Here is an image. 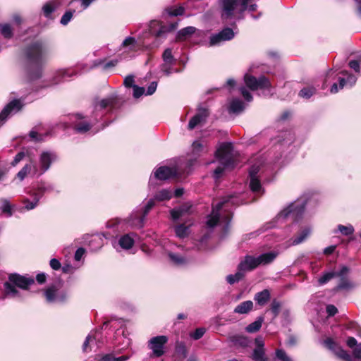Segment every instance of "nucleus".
<instances>
[{
    "label": "nucleus",
    "instance_id": "f257e3e1",
    "mask_svg": "<svg viewBox=\"0 0 361 361\" xmlns=\"http://www.w3.org/2000/svg\"><path fill=\"white\" fill-rule=\"evenodd\" d=\"M48 51V48L41 42H36L28 49L27 53L30 63L28 75L30 80L41 77V64Z\"/></svg>",
    "mask_w": 361,
    "mask_h": 361
},
{
    "label": "nucleus",
    "instance_id": "f03ea898",
    "mask_svg": "<svg viewBox=\"0 0 361 361\" xmlns=\"http://www.w3.org/2000/svg\"><path fill=\"white\" fill-rule=\"evenodd\" d=\"M277 256V253L269 252L262 254L257 257L251 255H246L238 266V269L240 271H250L256 269L258 266L266 265L273 262Z\"/></svg>",
    "mask_w": 361,
    "mask_h": 361
},
{
    "label": "nucleus",
    "instance_id": "7ed1b4c3",
    "mask_svg": "<svg viewBox=\"0 0 361 361\" xmlns=\"http://www.w3.org/2000/svg\"><path fill=\"white\" fill-rule=\"evenodd\" d=\"M221 166L214 171V177L219 178L226 168L233 166V149L231 143H222L215 153Z\"/></svg>",
    "mask_w": 361,
    "mask_h": 361
},
{
    "label": "nucleus",
    "instance_id": "20e7f679",
    "mask_svg": "<svg viewBox=\"0 0 361 361\" xmlns=\"http://www.w3.org/2000/svg\"><path fill=\"white\" fill-rule=\"evenodd\" d=\"M33 283V279L26 278L16 274H11L9 282H6L4 284L6 295L11 298H16L18 296L16 286L22 289H27L29 286Z\"/></svg>",
    "mask_w": 361,
    "mask_h": 361
},
{
    "label": "nucleus",
    "instance_id": "39448f33",
    "mask_svg": "<svg viewBox=\"0 0 361 361\" xmlns=\"http://www.w3.org/2000/svg\"><path fill=\"white\" fill-rule=\"evenodd\" d=\"M305 201L298 199L281 211L277 216L278 219H285L289 216L294 219L299 218L305 211Z\"/></svg>",
    "mask_w": 361,
    "mask_h": 361
},
{
    "label": "nucleus",
    "instance_id": "423d86ee",
    "mask_svg": "<svg viewBox=\"0 0 361 361\" xmlns=\"http://www.w3.org/2000/svg\"><path fill=\"white\" fill-rule=\"evenodd\" d=\"M244 80L246 86L251 90H268L271 88V83L265 76H260L257 78L249 74H245Z\"/></svg>",
    "mask_w": 361,
    "mask_h": 361
},
{
    "label": "nucleus",
    "instance_id": "0eeeda50",
    "mask_svg": "<svg viewBox=\"0 0 361 361\" xmlns=\"http://www.w3.org/2000/svg\"><path fill=\"white\" fill-rule=\"evenodd\" d=\"M46 300L48 302H62L67 298L66 293L61 290V284L59 283L50 286L45 291Z\"/></svg>",
    "mask_w": 361,
    "mask_h": 361
},
{
    "label": "nucleus",
    "instance_id": "6e6552de",
    "mask_svg": "<svg viewBox=\"0 0 361 361\" xmlns=\"http://www.w3.org/2000/svg\"><path fill=\"white\" fill-rule=\"evenodd\" d=\"M235 36L233 29L225 27L218 33L212 34L209 37V46H216L222 42L232 39Z\"/></svg>",
    "mask_w": 361,
    "mask_h": 361
},
{
    "label": "nucleus",
    "instance_id": "1a4fd4ad",
    "mask_svg": "<svg viewBox=\"0 0 361 361\" xmlns=\"http://www.w3.org/2000/svg\"><path fill=\"white\" fill-rule=\"evenodd\" d=\"M155 202L156 200L152 199L147 202L145 207L142 216H140V214L137 212L132 214L128 219V224L133 227L142 228L144 225L145 216L147 215L150 209L155 205Z\"/></svg>",
    "mask_w": 361,
    "mask_h": 361
},
{
    "label": "nucleus",
    "instance_id": "9d476101",
    "mask_svg": "<svg viewBox=\"0 0 361 361\" xmlns=\"http://www.w3.org/2000/svg\"><path fill=\"white\" fill-rule=\"evenodd\" d=\"M56 159V155L53 152L45 151L42 152L39 156V166L38 169V175H42L45 171H47L51 163Z\"/></svg>",
    "mask_w": 361,
    "mask_h": 361
},
{
    "label": "nucleus",
    "instance_id": "9b49d317",
    "mask_svg": "<svg viewBox=\"0 0 361 361\" xmlns=\"http://www.w3.org/2000/svg\"><path fill=\"white\" fill-rule=\"evenodd\" d=\"M182 169L178 164L171 166H163L159 167V180L179 178L182 176Z\"/></svg>",
    "mask_w": 361,
    "mask_h": 361
},
{
    "label": "nucleus",
    "instance_id": "f8f14e48",
    "mask_svg": "<svg viewBox=\"0 0 361 361\" xmlns=\"http://www.w3.org/2000/svg\"><path fill=\"white\" fill-rule=\"evenodd\" d=\"M23 107V104L19 99H14L9 102L0 114V126L3 125L6 118L18 112Z\"/></svg>",
    "mask_w": 361,
    "mask_h": 361
},
{
    "label": "nucleus",
    "instance_id": "ddd939ff",
    "mask_svg": "<svg viewBox=\"0 0 361 361\" xmlns=\"http://www.w3.org/2000/svg\"><path fill=\"white\" fill-rule=\"evenodd\" d=\"M222 8V18H228L233 14L234 11L239 12L240 0H220Z\"/></svg>",
    "mask_w": 361,
    "mask_h": 361
},
{
    "label": "nucleus",
    "instance_id": "4468645a",
    "mask_svg": "<svg viewBox=\"0 0 361 361\" xmlns=\"http://www.w3.org/2000/svg\"><path fill=\"white\" fill-rule=\"evenodd\" d=\"M208 116L209 111L207 109L202 107L198 108L197 113L190 120L188 123V128L192 130L198 125L204 123Z\"/></svg>",
    "mask_w": 361,
    "mask_h": 361
},
{
    "label": "nucleus",
    "instance_id": "2eb2a0df",
    "mask_svg": "<svg viewBox=\"0 0 361 361\" xmlns=\"http://www.w3.org/2000/svg\"><path fill=\"white\" fill-rule=\"evenodd\" d=\"M208 116L209 111L207 109L202 107L198 108L197 113L190 120L188 123V128L192 130L198 125L204 123Z\"/></svg>",
    "mask_w": 361,
    "mask_h": 361
},
{
    "label": "nucleus",
    "instance_id": "dca6fc26",
    "mask_svg": "<svg viewBox=\"0 0 361 361\" xmlns=\"http://www.w3.org/2000/svg\"><path fill=\"white\" fill-rule=\"evenodd\" d=\"M229 202L228 200L222 201L219 202L215 207L212 208V212L210 215L208 216L207 221V225L208 227H214L219 221V211Z\"/></svg>",
    "mask_w": 361,
    "mask_h": 361
},
{
    "label": "nucleus",
    "instance_id": "f3484780",
    "mask_svg": "<svg viewBox=\"0 0 361 361\" xmlns=\"http://www.w3.org/2000/svg\"><path fill=\"white\" fill-rule=\"evenodd\" d=\"M157 84L156 82H152L149 85L147 90L145 91V88L142 87H139L137 85L133 86V97L135 99H138L142 95H152L157 90Z\"/></svg>",
    "mask_w": 361,
    "mask_h": 361
},
{
    "label": "nucleus",
    "instance_id": "a211bd4d",
    "mask_svg": "<svg viewBox=\"0 0 361 361\" xmlns=\"http://www.w3.org/2000/svg\"><path fill=\"white\" fill-rule=\"evenodd\" d=\"M162 58L164 61V65L162 68V71L168 75L170 72L171 66L174 63L175 59L172 55V51L171 49H166L163 54Z\"/></svg>",
    "mask_w": 361,
    "mask_h": 361
},
{
    "label": "nucleus",
    "instance_id": "6ab92c4d",
    "mask_svg": "<svg viewBox=\"0 0 361 361\" xmlns=\"http://www.w3.org/2000/svg\"><path fill=\"white\" fill-rule=\"evenodd\" d=\"M38 175L37 166L32 162L26 164L18 173L17 178L23 180L27 174Z\"/></svg>",
    "mask_w": 361,
    "mask_h": 361
},
{
    "label": "nucleus",
    "instance_id": "aec40b11",
    "mask_svg": "<svg viewBox=\"0 0 361 361\" xmlns=\"http://www.w3.org/2000/svg\"><path fill=\"white\" fill-rule=\"evenodd\" d=\"M192 207V204L189 202L185 203L180 206L178 209H174L171 211V216L173 220L178 219L180 216L184 215L185 214L189 213L190 209Z\"/></svg>",
    "mask_w": 361,
    "mask_h": 361
},
{
    "label": "nucleus",
    "instance_id": "412c9836",
    "mask_svg": "<svg viewBox=\"0 0 361 361\" xmlns=\"http://www.w3.org/2000/svg\"><path fill=\"white\" fill-rule=\"evenodd\" d=\"M271 294L268 289L258 292L255 295L254 300L260 306L265 305L270 300Z\"/></svg>",
    "mask_w": 361,
    "mask_h": 361
},
{
    "label": "nucleus",
    "instance_id": "4be33fe9",
    "mask_svg": "<svg viewBox=\"0 0 361 361\" xmlns=\"http://www.w3.org/2000/svg\"><path fill=\"white\" fill-rule=\"evenodd\" d=\"M207 151V145L203 142L196 140L192 142L191 153L194 157H199Z\"/></svg>",
    "mask_w": 361,
    "mask_h": 361
},
{
    "label": "nucleus",
    "instance_id": "5701e85b",
    "mask_svg": "<svg viewBox=\"0 0 361 361\" xmlns=\"http://www.w3.org/2000/svg\"><path fill=\"white\" fill-rule=\"evenodd\" d=\"M185 13V8L179 6H169L165 9L163 13V17L166 15L170 17H176L179 16H183Z\"/></svg>",
    "mask_w": 361,
    "mask_h": 361
},
{
    "label": "nucleus",
    "instance_id": "b1692460",
    "mask_svg": "<svg viewBox=\"0 0 361 361\" xmlns=\"http://www.w3.org/2000/svg\"><path fill=\"white\" fill-rule=\"evenodd\" d=\"M253 308V302L251 300L244 301L238 305L234 309V312L238 314H247Z\"/></svg>",
    "mask_w": 361,
    "mask_h": 361
},
{
    "label": "nucleus",
    "instance_id": "393cba45",
    "mask_svg": "<svg viewBox=\"0 0 361 361\" xmlns=\"http://www.w3.org/2000/svg\"><path fill=\"white\" fill-rule=\"evenodd\" d=\"M196 31V28L192 26H188L185 28L181 29L177 33L176 38L177 39L182 41L185 40L188 37L194 34Z\"/></svg>",
    "mask_w": 361,
    "mask_h": 361
},
{
    "label": "nucleus",
    "instance_id": "a878e982",
    "mask_svg": "<svg viewBox=\"0 0 361 361\" xmlns=\"http://www.w3.org/2000/svg\"><path fill=\"white\" fill-rule=\"evenodd\" d=\"M145 35L147 37H154L155 39L158 37V21L156 20H151L146 29Z\"/></svg>",
    "mask_w": 361,
    "mask_h": 361
},
{
    "label": "nucleus",
    "instance_id": "bb28decb",
    "mask_svg": "<svg viewBox=\"0 0 361 361\" xmlns=\"http://www.w3.org/2000/svg\"><path fill=\"white\" fill-rule=\"evenodd\" d=\"M118 244L123 249L128 250L133 247L134 239L129 234H126L120 238Z\"/></svg>",
    "mask_w": 361,
    "mask_h": 361
},
{
    "label": "nucleus",
    "instance_id": "cd10ccee",
    "mask_svg": "<svg viewBox=\"0 0 361 361\" xmlns=\"http://www.w3.org/2000/svg\"><path fill=\"white\" fill-rule=\"evenodd\" d=\"M42 197V193H35L33 195V200L30 202L28 199H25L23 202L25 204V209L27 210H31L36 207L39 200Z\"/></svg>",
    "mask_w": 361,
    "mask_h": 361
},
{
    "label": "nucleus",
    "instance_id": "c85d7f7f",
    "mask_svg": "<svg viewBox=\"0 0 361 361\" xmlns=\"http://www.w3.org/2000/svg\"><path fill=\"white\" fill-rule=\"evenodd\" d=\"M310 233L311 229L310 228H305L298 236L292 240L291 244L293 245H296L302 243L310 235Z\"/></svg>",
    "mask_w": 361,
    "mask_h": 361
},
{
    "label": "nucleus",
    "instance_id": "c756f323",
    "mask_svg": "<svg viewBox=\"0 0 361 361\" xmlns=\"http://www.w3.org/2000/svg\"><path fill=\"white\" fill-rule=\"evenodd\" d=\"M245 106L242 101L239 99H233L230 104L229 111L231 113L238 114L243 111Z\"/></svg>",
    "mask_w": 361,
    "mask_h": 361
},
{
    "label": "nucleus",
    "instance_id": "7c9ffc66",
    "mask_svg": "<svg viewBox=\"0 0 361 361\" xmlns=\"http://www.w3.org/2000/svg\"><path fill=\"white\" fill-rule=\"evenodd\" d=\"M263 321L264 318L262 317H258L256 321L250 324L246 327V331L249 333H255L258 331L262 326Z\"/></svg>",
    "mask_w": 361,
    "mask_h": 361
},
{
    "label": "nucleus",
    "instance_id": "2f4dec72",
    "mask_svg": "<svg viewBox=\"0 0 361 361\" xmlns=\"http://www.w3.org/2000/svg\"><path fill=\"white\" fill-rule=\"evenodd\" d=\"M252 359L255 361H269L264 354V350L262 348H256L252 353Z\"/></svg>",
    "mask_w": 361,
    "mask_h": 361
},
{
    "label": "nucleus",
    "instance_id": "473e14b6",
    "mask_svg": "<svg viewBox=\"0 0 361 361\" xmlns=\"http://www.w3.org/2000/svg\"><path fill=\"white\" fill-rule=\"evenodd\" d=\"M244 277V272L238 271L235 274H230L226 276V281L232 285L240 281Z\"/></svg>",
    "mask_w": 361,
    "mask_h": 361
},
{
    "label": "nucleus",
    "instance_id": "72a5a7b5",
    "mask_svg": "<svg viewBox=\"0 0 361 361\" xmlns=\"http://www.w3.org/2000/svg\"><path fill=\"white\" fill-rule=\"evenodd\" d=\"M116 97L110 96L105 99H102L96 106V107L99 106L100 109H105L107 106H112L116 102Z\"/></svg>",
    "mask_w": 361,
    "mask_h": 361
},
{
    "label": "nucleus",
    "instance_id": "f704fd0d",
    "mask_svg": "<svg viewBox=\"0 0 361 361\" xmlns=\"http://www.w3.org/2000/svg\"><path fill=\"white\" fill-rule=\"evenodd\" d=\"M334 354L344 361H354L353 357L341 348H338L337 350H334Z\"/></svg>",
    "mask_w": 361,
    "mask_h": 361
},
{
    "label": "nucleus",
    "instance_id": "c9c22d12",
    "mask_svg": "<svg viewBox=\"0 0 361 361\" xmlns=\"http://www.w3.org/2000/svg\"><path fill=\"white\" fill-rule=\"evenodd\" d=\"M175 233L179 238H185L188 236L189 233V227L184 224H180L175 228Z\"/></svg>",
    "mask_w": 361,
    "mask_h": 361
},
{
    "label": "nucleus",
    "instance_id": "e433bc0d",
    "mask_svg": "<svg viewBox=\"0 0 361 361\" xmlns=\"http://www.w3.org/2000/svg\"><path fill=\"white\" fill-rule=\"evenodd\" d=\"M250 0H240V4L239 6V13H242L247 9L249 11H255L257 9V4H251L247 6V3Z\"/></svg>",
    "mask_w": 361,
    "mask_h": 361
},
{
    "label": "nucleus",
    "instance_id": "4c0bfd02",
    "mask_svg": "<svg viewBox=\"0 0 361 361\" xmlns=\"http://www.w3.org/2000/svg\"><path fill=\"white\" fill-rule=\"evenodd\" d=\"M250 178V188L251 190L254 192H259L262 190V186L258 177Z\"/></svg>",
    "mask_w": 361,
    "mask_h": 361
},
{
    "label": "nucleus",
    "instance_id": "58836bf2",
    "mask_svg": "<svg viewBox=\"0 0 361 361\" xmlns=\"http://www.w3.org/2000/svg\"><path fill=\"white\" fill-rule=\"evenodd\" d=\"M334 277H336V271L326 272L319 279L318 282L320 285H323L326 283Z\"/></svg>",
    "mask_w": 361,
    "mask_h": 361
},
{
    "label": "nucleus",
    "instance_id": "ea45409f",
    "mask_svg": "<svg viewBox=\"0 0 361 361\" xmlns=\"http://www.w3.org/2000/svg\"><path fill=\"white\" fill-rule=\"evenodd\" d=\"M353 287H354L353 284L350 281H348L345 278H341V281L338 283V285L336 286V290H343V289L349 290V289L353 288Z\"/></svg>",
    "mask_w": 361,
    "mask_h": 361
},
{
    "label": "nucleus",
    "instance_id": "a19ab883",
    "mask_svg": "<svg viewBox=\"0 0 361 361\" xmlns=\"http://www.w3.org/2000/svg\"><path fill=\"white\" fill-rule=\"evenodd\" d=\"M338 231L341 232L343 235H350L354 233V228L352 225L343 226L338 225Z\"/></svg>",
    "mask_w": 361,
    "mask_h": 361
},
{
    "label": "nucleus",
    "instance_id": "79ce46f5",
    "mask_svg": "<svg viewBox=\"0 0 361 361\" xmlns=\"http://www.w3.org/2000/svg\"><path fill=\"white\" fill-rule=\"evenodd\" d=\"M148 347L153 351L154 356H158V336H154L149 340Z\"/></svg>",
    "mask_w": 361,
    "mask_h": 361
},
{
    "label": "nucleus",
    "instance_id": "37998d69",
    "mask_svg": "<svg viewBox=\"0 0 361 361\" xmlns=\"http://www.w3.org/2000/svg\"><path fill=\"white\" fill-rule=\"evenodd\" d=\"M56 8V6L54 4V2H49L44 5L42 7V11L46 17H49L51 13L54 12Z\"/></svg>",
    "mask_w": 361,
    "mask_h": 361
},
{
    "label": "nucleus",
    "instance_id": "c03bdc74",
    "mask_svg": "<svg viewBox=\"0 0 361 361\" xmlns=\"http://www.w3.org/2000/svg\"><path fill=\"white\" fill-rule=\"evenodd\" d=\"M281 302L278 301L277 300L274 299L272 300L271 304V311L274 314V317H276L279 312L281 309Z\"/></svg>",
    "mask_w": 361,
    "mask_h": 361
},
{
    "label": "nucleus",
    "instance_id": "a18cd8bd",
    "mask_svg": "<svg viewBox=\"0 0 361 361\" xmlns=\"http://www.w3.org/2000/svg\"><path fill=\"white\" fill-rule=\"evenodd\" d=\"M0 30L1 34L6 38H10L12 37V30L11 26L8 24H4L0 25Z\"/></svg>",
    "mask_w": 361,
    "mask_h": 361
},
{
    "label": "nucleus",
    "instance_id": "49530a36",
    "mask_svg": "<svg viewBox=\"0 0 361 361\" xmlns=\"http://www.w3.org/2000/svg\"><path fill=\"white\" fill-rule=\"evenodd\" d=\"M178 26V22L170 23L169 25L165 26L159 23V35L161 33L171 32L175 30Z\"/></svg>",
    "mask_w": 361,
    "mask_h": 361
},
{
    "label": "nucleus",
    "instance_id": "de8ad7c7",
    "mask_svg": "<svg viewBox=\"0 0 361 361\" xmlns=\"http://www.w3.org/2000/svg\"><path fill=\"white\" fill-rule=\"evenodd\" d=\"M99 336H100L99 332H96L94 336L88 335L82 345V350L84 352L87 351L89 343L91 342L92 341V339H95V340L99 339Z\"/></svg>",
    "mask_w": 361,
    "mask_h": 361
},
{
    "label": "nucleus",
    "instance_id": "09e8293b",
    "mask_svg": "<svg viewBox=\"0 0 361 361\" xmlns=\"http://www.w3.org/2000/svg\"><path fill=\"white\" fill-rule=\"evenodd\" d=\"M314 92H315V89L313 88V87H312V88H303L302 90H301L300 91L299 95L301 97L308 99L311 96H312Z\"/></svg>",
    "mask_w": 361,
    "mask_h": 361
},
{
    "label": "nucleus",
    "instance_id": "8fccbe9b",
    "mask_svg": "<svg viewBox=\"0 0 361 361\" xmlns=\"http://www.w3.org/2000/svg\"><path fill=\"white\" fill-rule=\"evenodd\" d=\"M276 356L281 361H292L291 358L282 349H277L276 350Z\"/></svg>",
    "mask_w": 361,
    "mask_h": 361
},
{
    "label": "nucleus",
    "instance_id": "3c124183",
    "mask_svg": "<svg viewBox=\"0 0 361 361\" xmlns=\"http://www.w3.org/2000/svg\"><path fill=\"white\" fill-rule=\"evenodd\" d=\"M345 84H346L345 79L340 78H339V88L338 87L337 84L334 83V84H333V85L331 87V90H330L331 92L333 94L338 92V90L343 88V87L345 86Z\"/></svg>",
    "mask_w": 361,
    "mask_h": 361
},
{
    "label": "nucleus",
    "instance_id": "603ef678",
    "mask_svg": "<svg viewBox=\"0 0 361 361\" xmlns=\"http://www.w3.org/2000/svg\"><path fill=\"white\" fill-rule=\"evenodd\" d=\"M169 257H170L171 259L176 265H182L185 263V259L180 255L171 253L169 255Z\"/></svg>",
    "mask_w": 361,
    "mask_h": 361
},
{
    "label": "nucleus",
    "instance_id": "864d4df0",
    "mask_svg": "<svg viewBox=\"0 0 361 361\" xmlns=\"http://www.w3.org/2000/svg\"><path fill=\"white\" fill-rule=\"evenodd\" d=\"M324 345L330 350L334 353V350H337V345L331 338H327L324 341Z\"/></svg>",
    "mask_w": 361,
    "mask_h": 361
},
{
    "label": "nucleus",
    "instance_id": "5fc2aeb1",
    "mask_svg": "<svg viewBox=\"0 0 361 361\" xmlns=\"http://www.w3.org/2000/svg\"><path fill=\"white\" fill-rule=\"evenodd\" d=\"M158 181V169L154 168L149 178V185L156 188Z\"/></svg>",
    "mask_w": 361,
    "mask_h": 361
},
{
    "label": "nucleus",
    "instance_id": "6e6d98bb",
    "mask_svg": "<svg viewBox=\"0 0 361 361\" xmlns=\"http://www.w3.org/2000/svg\"><path fill=\"white\" fill-rule=\"evenodd\" d=\"M172 197V192L169 190L164 189L159 191V201L169 200Z\"/></svg>",
    "mask_w": 361,
    "mask_h": 361
},
{
    "label": "nucleus",
    "instance_id": "4d7b16f0",
    "mask_svg": "<svg viewBox=\"0 0 361 361\" xmlns=\"http://www.w3.org/2000/svg\"><path fill=\"white\" fill-rule=\"evenodd\" d=\"M75 130L80 133H84L90 129V126L87 123H82L76 125Z\"/></svg>",
    "mask_w": 361,
    "mask_h": 361
},
{
    "label": "nucleus",
    "instance_id": "13d9d810",
    "mask_svg": "<svg viewBox=\"0 0 361 361\" xmlns=\"http://www.w3.org/2000/svg\"><path fill=\"white\" fill-rule=\"evenodd\" d=\"M73 17V12L71 11H67L66 12L63 16L61 17V23L62 25H67L68 22L71 20Z\"/></svg>",
    "mask_w": 361,
    "mask_h": 361
},
{
    "label": "nucleus",
    "instance_id": "bf43d9fd",
    "mask_svg": "<svg viewBox=\"0 0 361 361\" xmlns=\"http://www.w3.org/2000/svg\"><path fill=\"white\" fill-rule=\"evenodd\" d=\"M204 333H205L204 329H202V328L197 329L195 332L191 334V337L192 338H194L195 340H198L201 337L203 336Z\"/></svg>",
    "mask_w": 361,
    "mask_h": 361
},
{
    "label": "nucleus",
    "instance_id": "052dcab7",
    "mask_svg": "<svg viewBox=\"0 0 361 361\" xmlns=\"http://www.w3.org/2000/svg\"><path fill=\"white\" fill-rule=\"evenodd\" d=\"M240 91L246 101L251 102L252 100V94L246 90L245 87H241L240 88Z\"/></svg>",
    "mask_w": 361,
    "mask_h": 361
},
{
    "label": "nucleus",
    "instance_id": "680f3d73",
    "mask_svg": "<svg viewBox=\"0 0 361 361\" xmlns=\"http://www.w3.org/2000/svg\"><path fill=\"white\" fill-rule=\"evenodd\" d=\"M123 83L126 87H132L133 88V86L135 85H134V76L132 75L126 76V78L124 79Z\"/></svg>",
    "mask_w": 361,
    "mask_h": 361
},
{
    "label": "nucleus",
    "instance_id": "e2e57ef3",
    "mask_svg": "<svg viewBox=\"0 0 361 361\" xmlns=\"http://www.w3.org/2000/svg\"><path fill=\"white\" fill-rule=\"evenodd\" d=\"M259 166H258V165L252 166L249 171L250 178L257 177V173H259Z\"/></svg>",
    "mask_w": 361,
    "mask_h": 361
},
{
    "label": "nucleus",
    "instance_id": "0e129e2a",
    "mask_svg": "<svg viewBox=\"0 0 361 361\" xmlns=\"http://www.w3.org/2000/svg\"><path fill=\"white\" fill-rule=\"evenodd\" d=\"M2 212L4 213H7L9 216L12 215L11 205L7 200H5L4 202L2 207Z\"/></svg>",
    "mask_w": 361,
    "mask_h": 361
},
{
    "label": "nucleus",
    "instance_id": "69168bd1",
    "mask_svg": "<svg viewBox=\"0 0 361 361\" xmlns=\"http://www.w3.org/2000/svg\"><path fill=\"white\" fill-rule=\"evenodd\" d=\"M30 137L36 141H41L43 140L42 135L39 134L36 130H32L29 133Z\"/></svg>",
    "mask_w": 361,
    "mask_h": 361
},
{
    "label": "nucleus",
    "instance_id": "338daca9",
    "mask_svg": "<svg viewBox=\"0 0 361 361\" xmlns=\"http://www.w3.org/2000/svg\"><path fill=\"white\" fill-rule=\"evenodd\" d=\"M326 312L329 316L332 317L338 312V310L334 305H329L326 306Z\"/></svg>",
    "mask_w": 361,
    "mask_h": 361
},
{
    "label": "nucleus",
    "instance_id": "774afa93",
    "mask_svg": "<svg viewBox=\"0 0 361 361\" xmlns=\"http://www.w3.org/2000/svg\"><path fill=\"white\" fill-rule=\"evenodd\" d=\"M353 353L355 358L361 359V343L355 346L353 349Z\"/></svg>",
    "mask_w": 361,
    "mask_h": 361
}]
</instances>
